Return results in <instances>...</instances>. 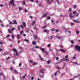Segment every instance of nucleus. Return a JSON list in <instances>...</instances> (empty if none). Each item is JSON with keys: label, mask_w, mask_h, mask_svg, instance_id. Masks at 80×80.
Segmentation results:
<instances>
[{"label": "nucleus", "mask_w": 80, "mask_h": 80, "mask_svg": "<svg viewBox=\"0 0 80 80\" xmlns=\"http://www.w3.org/2000/svg\"><path fill=\"white\" fill-rule=\"evenodd\" d=\"M15 3L14 2V0H11L10 2L9 3V5L13 4V3Z\"/></svg>", "instance_id": "1"}, {"label": "nucleus", "mask_w": 80, "mask_h": 80, "mask_svg": "<svg viewBox=\"0 0 80 80\" xmlns=\"http://www.w3.org/2000/svg\"><path fill=\"white\" fill-rule=\"evenodd\" d=\"M73 22H76V23H80V22L78 21V20H74L72 19Z\"/></svg>", "instance_id": "2"}, {"label": "nucleus", "mask_w": 80, "mask_h": 80, "mask_svg": "<svg viewBox=\"0 0 80 80\" xmlns=\"http://www.w3.org/2000/svg\"><path fill=\"white\" fill-rule=\"evenodd\" d=\"M48 38L49 40H52V39L53 38V35L49 36L48 37Z\"/></svg>", "instance_id": "3"}, {"label": "nucleus", "mask_w": 80, "mask_h": 80, "mask_svg": "<svg viewBox=\"0 0 80 80\" xmlns=\"http://www.w3.org/2000/svg\"><path fill=\"white\" fill-rule=\"evenodd\" d=\"M38 56L39 57V59H40L41 60H44V59L41 57V55H40V54H39L38 55Z\"/></svg>", "instance_id": "4"}, {"label": "nucleus", "mask_w": 80, "mask_h": 80, "mask_svg": "<svg viewBox=\"0 0 80 80\" xmlns=\"http://www.w3.org/2000/svg\"><path fill=\"white\" fill-rule=\"evenodd\" d=\"M35 22H36L35 20H34V21H33L32 22V23L31 24L32 26H33L35 25Z\"/></svg>", "instance_id": "5"}, {"label": "nucleus", "mask_w": 80, "mask_h": 80, "mask_svg": "<svg viewBox=\"0 0 80 80\" xmlns=\"http://www.w3.org/2000/svg\"><path fill=\"white\" fill-rule=\"evenodd\" d=\"M47 16V13H45L44 15H43V16L41 17V18H43L46 17Z\"/></svg>", "instance_id": "6"}, {"label": "nucleus", "mask_w": 80, "mask_h": 80, "mask_svg": "<svg viewBox=\"0 0 80 80\" xmlns=\"http://www.w3.org/2000/svg\"><path fill=\"white\" fill-rule=\"evenodd\" d=\"M13 23H12V24H16L17 25V24L18 23H17V21H16V20H15V19H14V20L13 21Z\"/></svg>", "instance_id": "7"}, {"label": "nucleus", "mask_w": 80, "mask_h": 80, "mask_svg": "<svg viewBox=\"0 0 80 80\" xmlns=\"http://www.w3.org/2000/svg\"><path fill=\"white\" fill-rule=\"evenodd\" d=\"M22 25H23L24 27H26V23L25 22H22Z\"/></svg>", "instance_id": "8"}, {"label": "nucleus", "mask_w": 80, "mask_h": 80, "mask_svg": "<svg viewBox=\"0 0 80 80\" xmlns=\"http://www.w3.org/2000/svg\"><path fill=\"white\" fill-rule=\"evenodd\" d=\"M32 44L33 45H35L37 44V42L33 41L32 42Z\"/></svg>", "instance_id": "9"}, {"label": "nucleus", "mask_w": 80, "mask_h": 80, "mask_svg": "<svg viewBox=\"0 0 80 80\" xmlns=\"http://www.w3.org/2000/svg\"><path fill=\"white\" fill-rule=\"evenodd\" d=\"M60 52H66V51L62 49H60Z\"/></svg>", "instance_id": "10"}, {"label": "nucleus", "mask_w": 80, "mask_h": 80, "mask_svg": "<svg viewBox=\"0 0 80 80\" xmlns=\"http://www.w3.org/2000/svg\"><path fill=\"white\" fill-rule=\"evenodd\" d=\"M56 38H57L58 39H59V40H61L62 38H61V37H60V36H56Z\"/></svg>", "instance_id": "11"}, {"label": "nucleus", "mask_w": 80, "mask_h": 80, "mask_svg": "<svg viewBox=\"0 0 80 80\" xmlns=\"http://www.w3.org/2000/svg\"><path fill=\"white\" fill-rule=\"evenodd\" d=\"M14 72L15 74H17L18 73V71L16 69H14Z\"/></svg>", "instance_id": "12"}, {"label": "nucleus", "mask_w": 80, "mask_h": 80, "mask_svg": "<svg viewBox=\"0 0 80 80\" xmlns=\"http://www.w3.org/2000/svg\"><path fill=\"white\" fill-rule=\"evenodd\" d=\"M69 17L70 18H73L74 17L73 15L70 14V13H69Z\"/></svg>", "instance_id": "13"}, {"label": "nucleus", "mask_w": 80, "mask_h": 80, "mask_svg": "<svg viewBox=\"0 0 80 80\" xmlns=\"http://www.w3.org/2000/svg\"><path fill=\"white\" fill-rule=\"evenodd\" d=\"M10 30H11V31H12V32H13V30H16V29L15 28H12V29L11 30V29L10 28Z\"/></svg>", "instance_id": "14"}, {"label": "nucleus", "mask_w": 80, "mask_h": 80, "mask_svg": "<svg viewBox=\"0 0 80 80\" xmlns=\"http://www.w3.org/2000/svg\"><path fill=\"white\" fill-rule=\"evenodd\" d=\"M51 21L52 24H54V23H55V21H54V20H53V19H51Z\"/></svg>", "instance_id": "15"}, {"label": "nucleus", "mask_w": 80, "mask_h": 80, "mask_svg": "<svg viewBox=\"0 0 80 80\" xmlns=\"http://www.w3.org/2000/svg\"><path fill=\"white\" fill-rule=\"evenodd\" d=\"M17 38H20V35L18 34L17 35Z\"/></svg>", "instance_id": "16"}, {"label": "nucleus", "mask_w": 80, "mask_h": 80, "mask_svg": "<svg viewBox=\"0 0 80 80\" xmlns=\"http://www.w3.org/2000/svg\"><path fill=\"white\" fill-rule=\"evenodd\" d=\"M40 49L42 51V52H44V51H45V49H44V48H41Z\"/></svg>", "instance_id": "17"}, {"label": "nucleus", "mask_w": 80, "mask_h": 80, "mask_svg": "<svg viewBox=\"0 0 80 80\" xmlns=\"http://www.w3.org/2000/svg\"><path fill=\"white\" fill-rule=\"evenodd\" d=\"M4 75V74L2 72H0V77L3 76Z\"/></svg>", "instance_id": "18"}, {"label": "nucleus", "mask_w": 80, "mask_h": 80, "mask_svg": "<svg viewBox=\"0 0 80 80\" xmlns=\"http://www.w3.org/2000/svg\"><path fill=\"white\" fill-rule=\"evenodd\" d=\"M76 54H75L74 57H72V60H75L76 59Z\"/></svg>", "instance_id": "19"}, {"label": "nucleus", "mask_w": 80, "mask_h": 80, "mask_svg": "<svg viewBox=\"0 0 80 80\" xmlns=\"http://www.w3.org/2000/svg\"><path fill=\"white\" fill-rule=\"evenodd\" d=\"M46 1L47 3H50V4H51V3H52V2H50V1L49 0H47Z\"/></svg>", "instance_id": "20"}, {"label": "nucleus", "mask_w": 80, "mask_h": 80, "mask_svg": "<svg viewBox=\"0 0 80 80\" xmlns=\"http://www.w3.org/2000/svg\"><path fill=\"white\" fill-rule=\"evenodd\" d=\"M25 76H26V75L25 74L22 76V78L23 80H25Z\"/></svg>", "instance_id": "21"}, {"label": "nucleus", "mask_w": 80, "mask_h": 80, "mask_svg": "<svg viewBox=\"0 0 80 80\" xmlns=\"http://www.w3.org/2000/svg\"><path fill=\"white\" fill-rule=\"evenodd\" d=\"M33 37H34L35 40H36V39H37V38H37V36L36 35H34Z\"/></svg>", "instance_id": "22"}, {"label": "nucleus", "mask_w": 80, "mask_h": 80, "mask_svg": "<svg viewBox=\"0 0 80 80\" xmlns=\"http://www.w3.org/2000/svg\"><path fill=\"white\" fill-rule=\"evenodd\" d=\"M8 32L9 33H11V34L13 35V33H12V32H11V31L9 30V29H8Z\"/></svg>", "instance_id": "23"}, {"label": "nucleus", "mask_w": 80, "mask_h": 80, "mask_svg": "<svg viewBox=\"0 0 80 80\" xmlns=\"http://www.w3.org/2000/svg\"><path fill=\"white\" fill-rule=\"evenodd\" d=\"M78 15H79V13L78 12L77 14H76L75 15L74 17H78Z\"/></svg>", "instance_id": "24"}, {"label": "nucleus", "mask_w": 80, "mask_h": 80, "mask_svg": "<svg viewBox=\"0 0 80 80\" xmlns=\"http://www.w3.org/2000/svg\"><path fill=\"white\" fill-rule=\"evenodd\" d=\"M64 58V61H65L66 62H68V59H66L65 58Z\"/></svg>", "instance_id": "25"}, {"label": "nucleus", "mask_w": 80, "mask_h": 80, "mask_svg": "<svg viewBox=\"0 0 80 80\" xmlns=\"http://www.w3.org/2000/svg\"><path fill=\"white\" fill-rule=\"evenodd\" d=\"M18 8H19V11H21V10H22V7H18Z\"/></svg>", "instance_id": "26"}, {"label": "nucleus", "mask_w": 80, "mask_h": 80, "mask_svg": "<svg viewBox=\"0 0 80 80\" xmlns=\"http://www.w3.org/2000/svg\"><path fill=\"white\" fill-rule=\"evenodd\" d=\"M40 72L44 74V72H43V71L42 69H40Z\"/></svg>", "instance_id": "27"}, {"label": "nucleus", "mask_w": 80, "mask_h": 80, "mask_svg": "<svg viewBox=\"0 0 80 80\" xmlns=\"http://www.w3.org/2000/svg\"><path fill=\"white\" fill-rule=\"evenodd\" d=\"M51 30L52 32H54V31H55V28H52L51 29Z\"/></svg>", "instance_id": "28"}, {"label": "nucleus", "mask_w": 80, "mask_h": 80, "mask_svg": "<svg viewBox=\"0 0 80 80\" xmlns=\"http://www.w3.org/2000/svg\"><path fill=\"white\" fill-rule=\"evenodd\" d=\"M73 14L74 15H75L76 13H77V11H74L72 12Z\"/></svg>", "instance_id": "29"}, {"label": "nucleus", "mask_w": 80, "mask_h": 80, "mask_svg": "<svg viewBox=\"0 0 80 80\" xmlns=\"http://www.w3.org/2000/svg\"><path fill=\"white\" fill-rule=\"evenodd\" d=\"M73 8H74V9L76 8H77V6L76 5H74L73 6Z\"/></svg>", "instance_id": "30"}, {"label": "nucleus", "mask_w": 80, "mask_h": 80, "mask_svg": "<svg viewBox=\"0 0 80 80\" xmlns=\"http://www.w3.org/2000/svg\"><path fill=\"white\" fill-rule=\"evenodd\" d=\"M11 35L10 34H8L6 37V38H9V37H10V36Z\"/></svg>", "instance_id": "31"}, {"label": "nucleus", "mask_w": 80, "mask_h": 80, "mask_svg": "<svg viewBox=\"0 0 80 80\" xmlns=\"http://www.w3.org/2000/svg\"><path fill=\"white\" fill-rule=\"evenodd\" d=\"M23 2L22 3L23 5H25V1H23Z\"/></svg>", "instance_id": "32"}, {"label": "nucleus", "mask_w": 80, "mask_h": 80, "mask_svg": "<svg viewBox=\"0 0 80 80\" xmlns=\"http://www.w3.org/2000/svg\"><path fill=\"white\" fill-rule=\"evenodd\" d=\"M80 77V75L78 74V75L75 76L74 78H77V77Z\"/></svg>", "instance_id": "33"}, {"label": "nucleus", "mask_w": 80, "mask_h": 80, "mask_svg": "<svg viewBox=\"0 0 80 80\" xmlns=\"http://www.w3.org/2000/svg\"><path fill=\"white\" fill-rule=\"evenodd\" d=\"M23 33V30H22V31H21L20 33L21 35H22V33Z\"/></svg>", "instance_id": "34"}, {"label": "nucleus", "mask_w": 80, "mask_h": 80, "mask_svg": "<svg viewBox=\"0 0 80 80\" xmlns=\"http://www.w3.org/2000/svg\"><path fill=\"white\" fill-rule=\"evenodd\" d=\"M56 68H58V69H59V70H60V69H61V68H60L59 66H57Z\"/></svg>", "instance_id": "35"}, {"label": "nucleus", "mask_w": 80, "mask_h": 80, "mask_svg": "<svg viewBox=\"0 0 80 80\" xmlns=\"http://www.w3.org/2000/svg\"><path fill=\"white\" fill-rule=\"evenodd\" d=\"M68 12H71L72 11V8H69V10H68Z\"/></svg>", "instance_id": "36"}, {"label": "nucleus", "mask_w": 80, "mask_h": 80, "mask_svg": "<svg viewBox=\"0 0 80 80\" xmlns=\"http://www.w3.org/2000/svg\"><path fill=\"white\" fill-rule=\"evenodd\" d=\"M47 27V26H43L42 27V28H43V29H44V28H46V27Z\"/></svg>", "instance_id": "37"}, {"label": "nucleus", "mask_w": 80, "mask_h": 80, "mask_svg": "<svg viewBox=\"0 0 80 80\" xmlns=\"http://www.w3.org/2000/svg\"><path fill=\"white\" fill-rule=\"evenodd\" d=\"M24 41H25V42H29V40L28 39H24Z\"/></svg>", "instance_id": "38"}, {"label": "nucleus", "mask_w": 80, "mask_h": 80, "mask_svg": "<svg viewBox=\"0 0 80 80\" xmlns=\"http://www.w3.org/2000/svg\"><path fill=\"white\" fill-rule=\"evenodd\" d=\"M13 51H14V52H16V53H17V49H14Z\"/></svg>", "instance_id": "39"}, {"label": "nucleus", "mask_w": 80, "mask_h": 80, "mask_svg": "<svg viewBox=\"0 0 80 80\" xmlns=\"http://www.w3.org/2000/svg\"><path fill=\"white\" fill-rule=\"evenodd\" d=\"M70 42H71L72 44H73V43H74V42H73V40H71Z\"/></svg>", "instance_id": "40"}, {"label": "nucleus", "mask_w": 80, "mask_h": 80, "mask_svg": "<svg viewBox=\"0 0 80 80\" xmlns=\"http://www.w3.org/2000/svg\"><path fill=\"white\" fill-rule=\"evenodd\" d=\"M45 52L46 53V55H48V52H47V51H45Z\"/></svg>", "instance_id": "41"}, {"label": "nucleus", "mask_w": 80, "mask_h": 80, "mask_svg": "<svg viewBox=\"0 0 80 80\" xmlns=\"http://www.w3.org/2000/svg\"><path fill=\"white\" fill-rule=\"evenodd\" d=\"M77 34V35H78V33H80V31H77L76 32Z\"/></svg>", "instance_id": "42"}, {"label": "nucleus", "mask_w": 80, "mask_h": 80, "mask_svg": "<svg viewBox=\"0 0 80 80\" xmlns=\"http://www.w3.org/2000/svg\"><path fill=\"white\" fill-rule=\"evenodd\" d=\"M24 12L26 13V12H28V11H27L26 8H25V10L24 11Z\"/></svg>", "instance_id": "43"}, {"label": "nucleus", "mask_w": 80, "mask_h": 80, "mask_svg": "<svg viewBox=\"0 0 80 80\" xmlns=\"http://www.w3.org/2000/svg\"><path fill=\"white\" fill-rule=\"evenodd\" d=\"M51 46V44H49L47 45V47H50Z\"/></svg>", "instance_id": "44"}, {"label": "nucleus", "mask_w": 80, "mask_h": 80, "mask_svg": "<svg viewBox=\"0 0 80 80\" xmlns=\"http://www.w3.org/2000/svg\"><path fill=\"white\" fill-rule=\"evenodd\" d=\"M51 18V17H47V19L48 20H50Z\"/></svg>", "instance_id": "45"}, {"label": "nucleus", "mask_w": 80, "mask_h": 80, "mask_svg": "<svg viewBox=\"0 0 80 80\" xmlns=\"http://www.w3.org/2000/svg\"><path fill=\"white\" fill-rule=\"evenodd\" d=\"M54 13H52V14H50V17H52V16H53V15H54Z\"/></svg>", "instance_id": "46"}, {"label": "nucleus", "mask_w": 80, "mask_h": 80, "mask_svg": "<svg viewBox=\"0 0 80 80\" xmlns=\"http://www.w3.org/2000/svg\"><path fill=\"white\" fill-rule=\"evenodd\" d=\"M7 55V53L5 52L2 54V55H4V56H5V55Z\"/></svg>", "instance_id": "47"}, {"label": "nucleus", "mask_w": 80, "mask_h": 80, "mask_svg": "<svg viewBox=\"0 0 80 80\" xmlns=\"http://www.w3.org/2000/svg\"><path fill=\"white\" fill-rule=\"evenodd\" d=\"M62 29L64 30L65 29H66V28L64 26H62Z\"/></svg>", "instance_id": "48"}, {"label": "nucleus", "mask_w": 80, "mask_h": 80, "mask_svg": "<svg viewBox=\"0 0 80 80\" xmlns=\"http://www.w3.org/2000/svg\"><path fill=\"white\" fill-rule=\"evenodd\" d=\"M44 32L45 33H47V30H46L45 29H44Z\"/></svg>", "instance_id": "49"}, {"label": "nucleus", "mask_w": 80, "mask_h": 80, "mask_svg": "<svg viewBox=\"0 0 80 80\" xmlns=\"http://www.w3.org/2000/svg\"><path fill=\"white\" fill-rule=\"evenodd\" d=\"M29 61L30 62V63H33V61L31 60H29Z\"/></svg>", "instance_id": "50"}, {"label": "nucleus", "mask_w": 80, "mask_h": 80, "mask_svg": "<svg viewBox=\"0 0 80 80\" xmlns=\"http://www.w3.org/2000/svg\"><path fill=\"white\" fill-rule=\"evenodd\" d=\"M11 5H12L13 7H15V5L14 4V3H13L12 4H11Z\"/></svg>", "instance_id": "51"}, {"label": "nucleus", "mask_w": 80, "mask_h": 80, "mask_svg": "<svg viewBox=\"0 0 80 80\" xmlns=\"http://www.w3.org/2000/svg\"><path fill=\"white\" fill-rule=\"evenodd\" d=\"M56 1H57V2L58 4L59 5H60V2H59V0H57Z\"/></svg>", "instance_id": "52"}, {"label": "nucleus", "mask_w": 80, "mask_h": 80, "mask_svg": "<svg viewBox=\"0 0 80 80\" xmlns=\"http://www.w3.org/2000/svg\"><path fill=\"white\" fill-rule=\"evenodd\" d=\"M60 62H62V61L61 59L59 60L58 61V63H60Z\"/></svg>", "instance_id": "53"}, {"label": "nucleus", "mask_w": 80, "mask_h": 80, "mask_svg": "<svg viewBox=\"0 0 80 80\" xmlns=\"http://www.w3.org/2000/svg\"><path fill=\"white\" fill-rule=\"evenodd\" d=\"M50 60H48V61H47V63H48V64H49L50 63Z\"/></svg>", "instance_id": "54"}, {"label": "nucleus", "mask_w": 80, "mask_h": 80, "mask_svg": "<svg viewBox=\"0 0 80 80\" xmlns=\"http://www.w3.org/2000/svg\"><path fill=\"white\" fill-rule=\"evenodd\" d=\"M56 60H59V58H58V57H56Z\"/></svg>", "instance_id": "55"}, {"label": "nucleus", "mask_w": 80, "mask_h": 80, "mask_svg": "<svg viewBox=\"0 0 80 80\" xmlns=\"http://www.w3.org/2000/svg\"><path fill=\"white\" fill-rule=\"evenodd\" d=\"M35 48H40L39 47H38V46H37L35 47Z\"/></svg>", "instance_id": "56"}, {"label": "nucleus", "mask_w": 80, "mask_h": 80, "mask_svg": "<svg viewBox=\"0 0 80 80\" xmlns=\"http://www.w3.org/2000/svg\"><path fill=\"white\" fill-rule=\"evenodd\" d=\"M3 49L2 48H0V51L2 52V51H3Z\"/></svg>", "instance_id": "57"}, {"label": "nucleus", "mask_w": 80, "mask_h": 80, "mask_svg": "<svg viewBox=\"0 0 80 80\" xmlns=\"http://www.w3.org/2000/svg\"><path fill=\"white\" fill-rule=\"evenodd\" d=\"M22 66V64L21 63H20L19 64V66L21 67Z\"/></svg>", "instance_id": "58"}, {"label": "nucleus", "mask_w": 80, "mask_h": 80, "mask_svg": "<svg viewBox=\"0 0 80 80\" xmlns=\"http://www.w3.org/2000/svg\"><path fill=\"white\" fill-rule=\"evenodd\" d=\"M2 76L3 77V80H6V79H5V76L4 75H3Z\"/></svg>", "instance_id": "59"}, {"label": "nucleus", "mask_w": 80, "mask_h": 80, "mask_svg": "<svg viewBox=\"0 0 80 80\" xmlns=\"http://www.w3.org/2000/svg\"><path fill=\"white\" fill-rule=\"evenodd\" d=\"M11 37H12V39H14V36L12 35Z\"/></svg>", "instance_id": "60"}, {"label": "nucleus", "mask_w": 80, "mask_h": 80, "mask_svg": "<svg viewBox=\"0 0 80 80\" xmlns=\"http://www.w3.org/2000/svg\"><path fill=\"white\" fill-rule=\"evenodd\" d=\"M33 65H37V63L36 62H34L33 64Z\"/></svg>", "instance_id": "61"}, {"label": "nucleus", "mask_w": 80, "mask_h": 80, "mask_svg": "<svg viewBox=\"0 0 80 80\" xmlns=\"http://www.w3.org/2000/svg\"><path fill=\"white\" fill-rule=\"evenodd\" d=\"M60 47H61V48H63V46L62 45H60Z\"/></svg>", "instance_id": "62"}, {"label": "nucleus", "mask_w": 80, "mask_h": 80, "mask_svg": "<svg viewBox=\"0 0 80 80\" xmlns=\"http://www.w3.org/2000/svg\"><path fill=\"white\" fill-rule=\"evenodd\" d=\"M70 24L71 26H73V23L72 22H71Z\"/></svg>", "instance_id": "63"}, {"label": "nucleus", "mask_w": 80, "mask_h": 80, "mask_svg": "<svg viewBox=\"0 0 80 80\" xmlns=\"http://www.w3.org/2000/svg\"><path fill=\"white\" fill-rule=\"evenodd\" d=\"M0 44H1V45H3V42H2L0 41Z\"/></svg>", "instance_id": "64"}]
</instances>
